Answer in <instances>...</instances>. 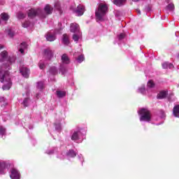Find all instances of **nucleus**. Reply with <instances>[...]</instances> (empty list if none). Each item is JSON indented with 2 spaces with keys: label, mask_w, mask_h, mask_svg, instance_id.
<instances>
[{
  "label": "nucleus",
  "mask_w": 179,
  "mask_h": 179,
  "mask_svg": "<svg viewBox=\"0 0 179 179\" xmlns=\"http://www.w3.org/2000/svg\"><path fill=\"white\" fill-rule=\"evenodd\" d=\"M62 62L66 65L71 64V59H69V57H68L66 54H63L62 55Z\"/></svg>",
  "instance_id": "obj_11"
},
{
  "label": "nucleus",
  "mask_w": 179,
  "mask_h": 179,
  "mask_svg": "<svg viewBox=\"0 0 179 179\" xmlns=\"http://www.w3.org/2000/svg\"><path fill=\"white\" fill-rule=\"evenodd\" d=\"M5 169H8V164L5 162H0V171H3Z\"/></svg>",
  "instance_id": "obj_23"
},
{
  "label": "nucleus",
  "mask_w": 179,
  "mask_h": 179,
  "mask_svg": "<svg viewBox=\"0 0 179 179\" xmlns=\"http://www.w3.org/2000/svg\"><path fill=\"white\" fill-rule=\"evenodd\" d=\"M73 40L74 41H76V43H78V41H79V36L78 35H76V34H74L73 35Z\"/></svg>",
  "instance_id": "obj_35"
},
{
  "label": "nucleus",
  "mask_w": 179,
  "mask_h": 179,
  "mask_svg": "<svg viewBox=\"0 0 179 179\" xmlns=\"http://www.w3.org/2000/svg\"><path fill=\"white\" fill-rule=\"evenodd\" d=\"M77 61L79 62V64H82V62L85 61V55H80L77 58Z\"/></svg>",
  "instance_id": "obj_24"
},
{
  "label": "nucleus",
  "mask_w": 179,
  "mask_h": 179,
  "mask_svg": "<svg viewBox=\"0 0 179 179\" xmlns=\"http://www.w3.org/2000/svg\"><path fill=\"white\" fill-rule=\"evenodd\" d=\"M0 24H1V20H0Z\"/></svg>",
  "instance_id": "obj_45"
},
{
  "label": "nucleus",
  "mask_w": 179,
  "mask_h": 179,
  "mask_svg": "<svg viewBox=\"0 0 179 179\" xmlns=\"http://www.w3.org/2000/svg\"><path fill=\"white\" fill-rule=\"evenodd\" d=\"M6 132L5 127L0 126V135H3Z\"/></svg>",
  "instance_id": "obj_31"
},
{
  "label": "nucleus",
  "mask_w": 179,
  "mask_h": 179,
  "mask_svg": "<svg viewBox=\"0 0 179 179\" xmlns=\"http://www.w3.org/2000/svg\"><path fill=\"white\" fill-rule=\"evenodd\" d=\"M174 66H173V64L171 63H169V62H164L162 64V68L164 69H167V68H169L170 69H171V68H173Z\"/></svg>",
  "instance_id": "obj_19"
},
{
  "label": "nucleus",
  "mask_w": 179,
  "mask_h": 179,
  "mask_svg": "<svg viewBox=\"0 0 179 179\" xmlns=\"http://www.w3.org/2000/svg\"><path fill=\"white\" fill-rule=\"evenodd\" d=\"M70 31L71 33H79L80 31V27L77 23H72L70 26Z\"/></svg>",
  "instance_id": "obj_6"
},
{
  "label": "nucleus",
  "mask_w": 179,
  "mask_h": 179,
  "mask_svg": "<svg viewBox=\"0 0 179 179\" xmlns=\"http://www.w3.org/2000/svg\"><path fill=\"white\" fill-rule=\"evenodd\" d=\"M2 48H3V45H0V50H2Z\"/></svg>",
  "instance_id": "obj_41"
},
{
  "label": "nucleus",
  "mask_w": 179,
  "mask_h": 179,
  "mask_svg": "<svg viewBox=\"0 0 179 179\" xmlns=\"http://www.w3.org/2000/svg\"><path fill=\"white\" fill-rule=\"evenodd\" d=\"M37 87L38 89H41V90H42V89L44 88V84L43 83V82L38 83Z\"/></svg>",
  "instance_id": "obj_34"
},
{
  "label": "nucleus",
  "mask_w": 179,
  "mask_h": 179,
  "mask_svg": "<svg viewBox=\"0 0 179 179\" xmlns=\"http://www.w3.org/2000/svg\"><path fill=\"white\" fill-rule=\"evenodd\" d=\"M41 13V9L31 8L28 12V17L29 19H34L36 16H38Z\"/></svg>",
  "instance_id": "obj_4"
},
{
  "label": "nucleus",
  "mask_w": 179,
  "mask_h": 179,
  "mask_svg": "<svg viewBox=\"0 0 179 179\" xmlns=\"http://www.w3.org/2000/svg\"><path fill=\"white\" fill-rule=\"evenodd\" d=\"M138 15H141V10H138Z\"/></svg>",
  "instance_id": "obj_43"
},
{
  "label": "nucleus",
  "mask_w": 179,
  "mask_h": 179,
  "mask_svg": "<svg viewBox=\"0 0 179 179\" xmlns=\"http://www.w3.org/2000/svg\"><path fill=\"white\" fill-rule=\"evenodd\" d=\"M11 69L10 65L3 64L0 68V82L1 83H6L3 85V90H9L12 87V80H10V74L9 71Z\"/></svg>",
  "instance_id": "obj_1"
},
{
  "label": "nucleus",
  "mask_w": 179,
  "mask_h": 179,
  "mask_svg": "<svg viewBox=\"0 0 179 179\" xmlns=\"http://www.w3.org/2000/svg\"><path fill=\"white\" fill-rule=\"evenodd\" d=\"M79 139V131H75L71 136L72 141H78Z\"/></svg>",
  "instance_id": "obj_21"
},
{
  "label": "nucleus",
  "mask_w": 179,
  "mask_h": 179,
  "mask_svg": "<svg viewBox=\"0 0 179 179\" xmlns=\"http://www.w3.org/2000/svg\"><path fill=\"white\" fill-rule=\"evenodd\" d=\"M67 155L70 157H75V156H76V153H75V151H73V150H70Z\"/></svg>",
  "instance_id": "obj_26"
},
{
  "label": "nucleus",
  "mask_w": 179,
  "mask_h": 179,
  "mask_svg": "<svg viewBox=\"0 0 179 179\" xmlns=\"http://www.w3.org/2000/svg\"><path fill=\"white\" fill-rule=\"evenodd\" d=\"M62 43L64 45H69L71 42L69 41V36L66 34H63Z\"/></svg>",
  "instance_id": "obj_13"
},
{
  "label": "nucleus",
  "mask_w": 179,
  "mask_h": 179,
  "mask_svg": "<svg viewBox=\"0 0 179 179\" xmlns=\"http://www.w3.org/2000/svg\"><path fill=\"white\" fill-rule=\"evenodd\" d=\"M22 27L24 29H27L30 26V21H25L22 24Z\"/></svg>",
  "instance_id": "obj_27"
},
{
  "label": "nucleus",
  "mask_w": 179,
  "mask_h": 179,
  "mask_svg": "<svg viewBox=\"0 0 179 179\" xmlns=\"http://www.w3.org/2000/svg\"><path fill=\"white\" fill-rule=\"evenodd\" d=\"M55 8L57 9V10H61V4L59 3V1L55 3Z\"/></svg>",
  "instance_id": "obj_32"
},
{
  "label": "nucleus",
  "mask_w": 179,
  "mask_h": 179,
  "mask_svg": "<svg viewBox=\"0 0 179 179\" xmlns=\"http://www.w3.org/2000/svg\"><path fill=\"white\" fill-rule=\"evenodd\" d=\"M20 47H21L22 49L26 50V48H27V43H26L25 42H22Z\"/></svg>",
  "instance_id": "obj_36"
},
{
  "label": "nucleus",
  "mask_w": 179,
  "mask_h": 179,
  "mask_svg": "<svg viewBox=\"0 0 179 179\" xmlns=\"http://www.w3.org/2000/svg\"><path fill=\"white\" fill-rule=\"evenodd\" d=\"M148 87H150V88L155 87V83L153 82V80H149L148 83Z\"/></svg>",
  "instance_id": "obj_29"
},
{
  "label": "nucleus",
  "mask_w": 179,
  "mask_h": 179,
  "mask_svg": "<svg viewBox=\"0 0 179 179\" xmlns=\"http://www.w3.org/2000/svg\"><path fill=\"white\" fill-rule=\"evenodd\" d=\"M76 13H77L78 16H82V15L85 13L84 6H82V5L78 6L77 9L76 10Z\"/></svg>",
  "instance_id": "obj_9"
},
{
  "label": "nucleus",
  "mask_w": 179,
  "mask_h": 179,
  "mask_svg": "<svg viewBox=\"0 0 179 179\" xmlns=\"http://www.w3.org/2000/svg\"><path fill=\"white\" fill-rule=\"evenodd\" d=\"M43 10L46 15H51L52 13V10H54V8H52L51 5L47 4L43 8Z\"/></svg>",
  "instance_id": "obj_10"
},
{
  "label": "nucleus",
  "mask_w": 179,
  "mask_h": 179,
  "mask_svg": "<svg viewBox=\"0 0 179 179\" xmlns=\"http://www.w3.org/2000/svg\"><path fill=\"white\" fill-rule=\"evenodd\" d=\"M42 17L45 18V17Z\"/></svg>",
  "instance_id": "obj_44"
},
{
  "label": "nucleus",
  "mask_w": 179,
  "mask_h": 179,
  "mask_svg": "<svg viewBox=\"0 0 179 179\" xmlns=\"http://www.w3.org/2000/svg\"><path fill=\"white\" fill-rule=\"evenodd\" d=\"M140 115V121H145V122H150L152 120V114L150 110L148 108H143L138 111Z\"/></svg>",
  "instance_id": "obj_3"
},
{
  "label": "nucleus",
  "mask_w": 179,
  "mask_h": 179,
  "mask_svg": "<svg viewBox=\"0 0 179 179\" xmlns=\"http://www.w3.org/2000/svg\"><path fill=\"white\" fill-rule=\"evenodd\" d=\"M0 62H3L4 61H6L8 58V51L3 50L0 53Z\"/></svg>",
  "instance_id": "obj_8"
},
{
  "label": "nucleus",
  "mask_w": 179,
  "mask_h": 179,
  "mask_svg": "<svg viewBox=\"0 0 179 179\" xmlns=\"http://www.w3.org/2000/svg\"><path fill=\"white\" fill-rule=\"evenodd\" d=\"M17 17L20 20L24 19L26 17V14H24L23 13H19Z\"/></svg>",
  "instance_id": "obj_33"
},
{
  "label": "nucleus",
  "mask_w": 179,
  "mask_h": 179,
  "mask_svg": "<svg viewBox=\"0 0 179 179\" xmlns=\"http://www.w3.org/2000/svg\"><path fill=\"white\" fill-rule=\"evenodd\" d=\"M49 72L52 75H57V73H58V70L57 69V67L52 66V67H50Z\"/></svg>",
  "instance_id": "obj_22"
},
{
  "label": "nucleus",
  "mask_w": 179,
  "mask_h": 179,
  "mask_svg": "<svg viewBox=\"0 0 179 179\" xmlns=\"http://www.w3.org/2000/svg\"><path fill=\"white\" fill-rule=\"evenodd\" d=\"M108 12V6L107 4L100 3L98 6L97 10L95 12V16L96 20L103 21L104 20V16L107 15Z\"/></svg>",
  "instance_id": "obj_2"
},
{
  "label": "nucleus",
  "mask_w": 179,
  "mask_h": 179,
  "mask_svg": "<svg viewBox=\"0 0 179 179\" xmlns=\"http://www.w3.org/2000/svg\"><path fill=\"white\" fill-rule=\"evenodd\" d=\"M8 36H9L10 37H13V36H14L13 32H12V31L9 30V31H8Z\"/></svg>",
  "instance_id": "obj_39"
},
{
  "label": "nucleus",
  "mask_w": 179,
  "mask_h": 179,
  "mask_svg": "<svg viewBox=\"0 0 179 179\" xmlns=\"http://www.w3.org/2000/svg\"><path fill=\"white\" fill-rule=\"evenodd\" d=\"M20 72L24 78L27 79L29 78V72H30V70L26 67H22L20 69Z\"/></svg>",
  "instance_id": "obj_7"
},
{
  "label": "nucleus",
  "mask_w": 179,
  "mask_h": 179,
  "mask_svg": "<svg viewBox=\"0 0 179 179\" xmlns=\"http://www.w3.org/2000/svg\"><path fill=\"white\" fill-rule=\"evenodd\" d=\"M39 68L40 69H44L45 68V64H44V63H41L39 64Z\"/></svg>",
  "instance_id": "obj_38"
},
{
  "label": "nucleus",
  "mask_w": 179,
  "mask_h": 179,
  "mask_svg": "<svg viewBox=\"0 0 179 179\" xmlns=\"http://www.w3.org/2000/svg\"><path fill=\"white\" fill-rule=\"evenodd\" d=\"M127 2V0H113L114 5H116V6H122L123 5H125V3Z\"/></svg>",
  "instance_id": "obj_16"
},
{
  "label": "nucleus",
  "mask_w": 179,
  "mask_h": 179,
  "mask_svg": "<svg viewBox=\"0 0 179 179\" xmlns=\"http://www.w3.org/2000/svg\"><path fill=\"white\" fill-rule=\"evenodd\" d=\"M45 55L47 57L48 59H51L54 57V52L51 49L48 48L45 50Z\"/></svg>",
  "instance_id": "obj_12"
},
{
  "label": "nucleus",
  "mask_w": 179,
  "mask_h": 179,
  "mask_svg": "<svg viewBox=\"0 0 179 179\" xmlns=\"http://www.w3.org/2000/svg\"><path fill=\"white\" fill-rule=\"evenodd\" d=\"M55 38H57V36H55V34H51L50 32H48L46 34V40L48 41H55Z\"/></svg>",
  "instance_id": "obj_14"
},
{
  "label": "nucleus",
  "mask_w": 179,
  "mask_h": 179,
  "mask_svg": "<svg viewBox=\"0 0 179 179\" xmlns=\"http://www.w3.org/2000/svg\"><path fill=\"white\" fill-rule=\"evenodd\" d=\"M6 61H8V62H9L10 65H12V64H13L16 61V59L15 57H8Z\"/></svg>",
  "instance_id": "obj_25"
},
{
  "label": "nucleus",
  "mask_w": 179,
  "mask_h": 179,
  "mask_svg": "<svg viewBox=\"0 0 179 179\" xmlns=\"http://www.w3.org/2000/svg\"><path fill=\"white\" fill-rule=\"evenodd\" d=\"M133 2H139V0H132Z\"/></svg>",
  "instance_id": "obj_42"
},
{
  "label": "nucleus",
  "mask_w": 179,
  "mask_h": 179,
  "mask_svg": "<svg viewBox=\"0 0 179 179\" xmlns=\"http://www.w3.org/2000/svg\"><path fill=\"white\" fill-rule=\"evenodd\" d=\"M29 98H25L22 102V104L24 105V107H28L29 106Z\"/></svg>",
  "instance_id": "obj_30"
},
{
  "label": "nucleus",
  "mask_w": 179,
  "mask_h": 179,
  "mask_svg": "<svg viewBox=\"0 0 179 179\" xmlns=\"http://www.w3.org/2000/svg\"><path fill=\"white\" fill-rule=\"evenodd\" d=\"M56 94H57V97L61 99V98L65 97V96H66V92L57 90V91H56Z\"/></svg>",
  "instance_id": "obj_18"
},
{
  "label": "nucleus",
  "mask_w": 179,
  "mask_h": 179,
  "mask_svg": "<svg viewBox=\"0 0 179 179\" xmlns=\"http://www.w3.org/2000/svg\"><path fill=\"white\" fill-rule=\"evenodd\" d=\"M174 4L173 3H169L167 6H166V9L168 10H174Z\"/></svg>",
  "instance_id": "obj_28"
},
{
  "label": "nucleus",
  "mask_w": 179,
  "mask_h": 179,
  "mask_svg": "<svg viewBox=\"0 0 179 179\" xmlns=\"http://www.w3.org/2000/svg\"><path fill=\"white\" fill-rule=\"evenodd\" d=\"M1 20L4 22H8L9 20V15L6 13H3L1 14Z\"/></svg>",
  "instance_id": "obj_20"
},
{
  "label": "nucleus",
  "mask_w": 179,
  "mask_h": 179,
  "mask_svg": "<svg viewBox=\"0 0 179 179\" xmlns=\"http://www.w3.org/2000/svg\"><path fill=\"white\" fill-rule=\"evenodd\" d=\"M125 38V34L124 33H122L120 34L119 36H118V38L119 40H122L123 38Z\"/></svg>",
  "instance_id": "obj_37"
},
{
  "label": "nucleus",
  "mask_w": 179,
  "mask_h": 179,
  "mask_svg": "<svg viewBox=\"0 0 179 179\" xmlns=\"http://www.w3.org/2000/svg\"><path fill=\"white\" fill-rule=\"evenodd\" d=\"M167 96V92L166 91H162L160 92L157 96V99H159V100H162L163 99H166V97Z\"/></svg>",
  "instance_id": "obj_15"
},
{
  "label": "nucleus",
  "mask_w": 179,
  "mask_h": 179,
  "mask_svg": "<svg viewBox=\"0 0 179 179\" xmlns=\"http://www.w3.org/2000/svg\"><path fill=\"white\" fill-rule=\"evenodd\" d=\"M173 114L174 117L179 118V105H176L173 107Z\"/></svg>",
  "instance_id": "obj_17"
},
{
  "label": "nucleus",
  "mask_w": 179,
  "mask_h": 179,
  "mask_svg": "<svg viewBox=\"0 0 179 179\" xmlns=\"http://www.w3.org/2000/svg\"><path fill=\"white\" fill-rule=\"evenodd\" d=\"M20 52H21V54H24V49H23V48H20Z\"/></svg>",
  "instance_id": "obj_40"
},
{
  "label": "nucleus",
  "mask_w": 179,
  "mask_h": 179,
  "mask_svg": "<svg viewBox=\"0 0 179 179\" xmlns=\"http://www.w3.org/2000/svg\"><path fill=\"white\" fill-rule=\"evenodd\" d=\"M10 177L11 179H20V173L17 169L13 168L10 170Z\"/></svg>",
  "instance_id": "obj_5"
}]
</instances>
